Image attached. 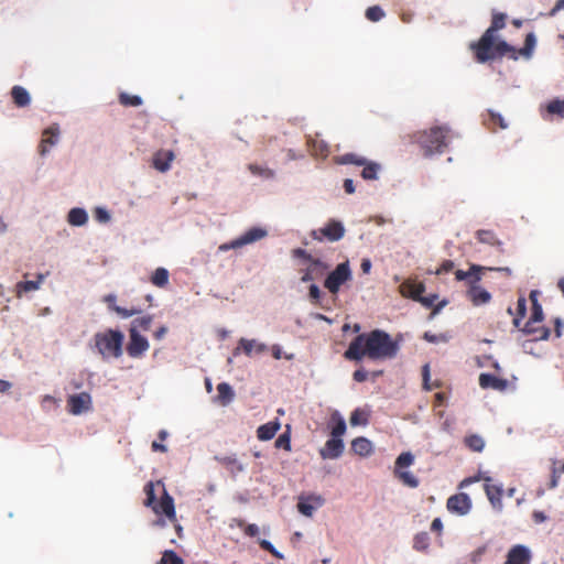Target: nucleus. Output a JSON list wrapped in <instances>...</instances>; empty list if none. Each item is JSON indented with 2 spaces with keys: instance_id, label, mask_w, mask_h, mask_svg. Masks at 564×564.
I'll return each mask as SVG.
<instances>
[{
  "instance_id": "f257e3e1",
  "label": "nucleus",
  "mask_w": 564,
  "mask_h": 564,
  "mask_svg": "<svg viewBox=\"0 0 564 564\" xmlns=\"http://www.w3.org/2000/svg\"><path fill=\"white\" fill-rule=\"evenodd\" d=\"M399 350V341L384 330L373 329L356 336L344 352V357L354 361H360L364 358L382 361L395 358Z\"/></svg>"
},
{
  "instance_id": "f03ea898",
  "label": "nucleus",
  "mask_w": 564,
  "mask_h": 564,
  "mask_svg": "<svg viewBox=\"0 0 564 564\" xmlns=\"http://www.w3.org/2000/svg\"><path fill=\"white\" fill-rule=\"evenodd\" d=\"M535 36L529 33L524 40V46L516 50L505 41L496 42V35L485 32L477 42H473L469 48L474 52L475 59L478 63H486L494 59L496 56L509 54V57L517 61L519 55L530 58L535 47Z\"/></svg>"
},
{
  "instance_id": "7ed1b4c3",
  "label": "nucleus",
  "mask_w": 564,
  "mask_h": 564,
  "mask_svg": "<svg viewBox=\"0 0 564 564\" xmlns=\"http://www.w3.org/2000/svg\"><path fill=\"white\" fill-rule=\"evenodd\" d=\"M124 335L119 329L108 328L94 335L98 354L104 359L120 358L123 352Z\"/></svg>"
},
{
  "instance_id": "20e7f679",
  "label": "nucleus",
  "mask_w": 564,
  "mask_h": 564,
  "mask_svg": "<svg viewBox=\"0 0 564 564\" xmlns=\"http://www.w3.org/2000/svg\"><path fill=\"white\" fill-rule=\"evenodd\" d=\"M449 141V129L447 127H434L420 133L417 142L424 150L425 155L443 153Z\"/></svg>"
},
{
  "instance_id": "39448f33",
  "label": "nucleus",
  "mask_w": 564,
  "mask_h": 564,
  "mask_svg": "<svg viewBox=\"0 0 564 564\" xmlns=\"http://www.w3.org/2000/svg\"><path fill=\"white\" fill-rule=\"evenodd\" d=\"M345 232L346 229L341 221L329 219L324 227L312 230L311 237L319 242L324 240L335 242L340 240L345 236Z\"/></svg>"
},
{
  "instance_id": "423d86ee",
  "label": "nucleus",
  "mask_w": 564,
  "mask_h": 564,
  "mask_svg": "<svg viewBox=\"0 0 564 564\" xmlns=\"http://www.w3.org/2000/svg\"><path fill=\"white\" fill-rule=\"evenodd\" d=\"M268 231L264 228L261 227H252L248 229L243 235L240 237L231 240L230 242H226L219 246V251H228L230 249H238L243 246L257 242L264 237H267Z\"/></svg>"
},
{
  "instance_id": "0eeeda50",
  "label": "nucleus",
  "mask_w": 564,
  "mask_h": 564,
  "mask_svg": "<svg viewBox=\"0 0 564 564\" xmlns=\"http://www.w3.org/2000/svg\"><path fill=\"white\" fill-rule=\"evenodd\" d=\"M351 278V271L348 262L339 263L334 271H332L325 282L324 286L333 294H336L340 286Z\"/></svg>"
},
{
  "instance_id": "6e6552de",
  "label": "nucleus",
  "mask_w": 564,
  "mask_h": 564,
  "mask_svg": "<svg viewBox=\"0 0 564 564\" xmlns=\"http://www.w3.org/2000/svg\"><path fill=\"white\" fill-rule=\"evenodd\" d=\"M149 340L142 336L139 330L129 328V341L126 347V351L129 357L139 359L149 350Z\"/></svg>"
},
{
  "instance_id": "1a4fd4ad",
  "label": "nucleus",
  "mask_w": 564,
  "mask_h": 564,
  "mask_svg": "<svg viewBox=\"0 0 564 564\" xmlns=\"http://www.w3.org/2000/svg\"><path fill=\"white\" fill-rule=\"evenodd\" d=\"M155 514H164L171 522H176V511L173 497L163 488V495L160 502L151 507Z\"/></svg>"
},
{
  "instance_id": "9d476101",
  "label": "nucleus",
  "mask_w": 564,
  "mask_h": 564,
  "mask_svg": "<svg viewBox=\"0 0 564 564\" xmlns=\"http://www.w3.org/2000/svg\"><path fill=\"white\" fill-rule=\"evenodd\" d=\"M446 508L451 513L465 516L471 509V500L467 494L459 492L447 499Z\"/></svg>"
},
{
  "instance_id": "9b49d317",
  "label": "nucleus",
  "mask_w": 564,
  "mask_h": 564,
  "mask_svg": "<svg viewBox=\"0 0 564 564\" xmlns=\"http://www.w3.org/2000/svg\"><path fill=\"white\" fill-rule=\"evenodd\" d=\"M67 406L72 414H82L90 409L91 398L87 392L73 394L67 399Z\"/></svg>"
},
{
  "instance_id": "f8f14e48",
  "label": "nucleus",
  "mask_w": 564,
  "mask_h": 564,
  "mask_svg": "<svg viewBox=\"0 0 564 564\" xmlns=\"http://www.w3.org/2000/svg\"><path fill=\"white\" fill-rule=\"evenodd\" d=\"M58 135H59V128L57 124H53L43 131L42 139L39 144L40 155L44 156L48 153L50 148L57 143Z\"/></svg>"
},
{
  "instance_id": "ddd939ff",
  "label": "nucleus",
  "mask_w": 564,
  "mask_h": 564,
  "mask_svg": "<svg viewBox=\"0 0 564 564\" xmlns=\"http://www.w3.org/2000/svg\"><path fill=\"white\" fill-rule=\"evenodd\" d=\"M531 557V552L525 545L517 544L509 550L505 564H530Z\"/></svg>"
},
{
  "instance_id": "4468645a",
  "label": "nucleus",
  "mask_w": 564,
  "mask_h": 564,
  "mask_svg": "<svg viewBox=\"0 0 564 564\" xmlns=\"http://www.w3.org/2000/svg\"><path fill=\"white\" fill-rule=\"evenodd\" d=\"M174 158L175 154L172 150H159L153 154L152 165L159 172H167L171 169V163Z\"/></svg>"
},
{
  "instance_id": "2eb2a0df",
  "label": "nucleus",
  "mask_w": 564,
  "mask_h": 564,
  "mask_svg": "<svg viewBox=\"0 0 564 564\" xmlns=\"http://www.w3.org/2000/svg\"><path fill=\"white\" fill-rule=\"evenodd\" d=\"M327 265L319 259H314L310 262L305 270H302L301 281L306 283L321 278L326 271Z\"/></svg>"
},
{
  "instance_id": "dca6fc26",
  "label": "nucleus",
  "mask_w": 564,
  "mask_h": 564,
  "mask_svg": "<svg viewBox=\"0 0 564 564\" xmlns=\"http://www.w3.org/2000/svg\"><path fill=\"white\" fill-rule=\"evenodd\" d=\"M324 503V499L321 496H308L306 498H300L297 502L299 511L306 516L312 517L314 511L322 507Z\"/></svg>"
},
{
  "instance_id": "f3484780",
  "label": "nucleus",
  "mask_w": 564,
  "mask_h": 564,
  "mask_svg": "<svg viewBox=\"0 0 564 564\" xmlns=\"http://www.w3.org/2000/svg\"><path fill=\"white\" fill-rule=\"evenodd\" d=\"M344 451V443L340 438H329L325 446L319 449V455L324 459L338 458Z\"/></svg>"
},
{
  "instance_id": "a211bd4d",
  "label": "nucleus",
  "mask_w": 564,
  "mask_h": 564,
  "mask_svg": "<svg viewBox=\"0 0 564 564\" xmlns=\"http://www.w3.org/2000/svg\"><path fill=\"white\" fill-rule=\"evenodd\" d=\"M467 296L475 306L487 304L491 300V294L478 283H474L469 286Z\"/></svg>"
},
{
  "instance_id": "6ab92c4d",
  "label": "nucleus",
  "mask_w": 564,
  "mask_h": 564,
  "mask_svg": "<svg viewBox=\"0 0 564 564\" xmlns=\"http://www.w3.org/2000/svg\"><path fill=\"white\" fill-rule=\"evenodd\" d=\"M399 289L402 296L417 301L421 294L424 293L425 285L422 282L406 280L400 285Z\"/></svg>"
},
{
  "instance_id": "aec40b11",
  "label": "nucleus",
  "mask_w": 564,
  "mask_h": 564,
  "mask_svg": "<svg viewBox=\"0 0 564 564\" xmlns=\"http://www.w3.org/2000/svg\"><path fill=\"white\" fill-rule=\"evenodd\" d=\"M479 386L482 389L503 391L508 387V381L491 373H480Z\"/></svg>"
},
{
  "instance_id": "412c9836",
  "label": "nucleus",
  "mask_w": 564,
  "mask_h": 564,
  "mask_svg": "<svg viewBox=\"0 0 564 564\" xmlns=\"http://www.w3.org/2000/svg\"><path fill=\"white\" fill-rule=\"evenodd\" d=\"M486 269L487 268L478 264H471L468 271L456 270L455 279L457 281H467L470 286L471 284L478 283L481 280L480 272Z\"/></svg>"
},
{
  "instance_id": "4be33fe9",
  "label": "nucleus",
  "mask_w": 564,
  "mask_h": 564,
  "mask_svg": "<svg viewBox=\"0 0 564 564\" xmlns=\"http://www.w3.org/2000/svg\"><path fill=\"white\" fill-rule=\"evenodd\" d=\"M240 349H242L247 356H251L252 354L259 355L264 352L267 350V346L262 343H258L254 339L241 338L239 340L238 347L234 351V355L237 356Z\"/></svg>"
},
{
  "instance_id": "5701e85b",
  "label": "nucleus",
  "mask_w": 564,
  "mask_h": 564,
  "mask_svg": "<svg viewBox=\"0 0 564 564\" xmlns=\"http://www.w3.org/2000/svg\"><path fill=\"white\" fill-rule=\"evenodd\" d=\"M104 301L108 304L109 308L116 312L118 315H120L123 318L131 317L133 315H138L142 312L140 307L132 306L131 308H126L116 305V295L108 294L104 297Z\"/></svg>"
},
{
  "instance_id": "b1692460",
  "label": "nucleus",
  "mask_w": 564,
  "mask_h": 564,
  "mask_svg": "<svg viewBox=\"0 0 564 564\" xmlns=\"http://www.w3.org/2000/svg\"><path fill=\"white\" fill-rule=\"evenodd\" d=\"M485 491L494 507L501 506L502 487L500 485L491 484V478H485Z\"/></svg>"
},
{
  "instance_id": "393cba45",
  "label": "nucleus",
  "mask_w": 564,
  "mask_h": 564,
  "mask_svg": "<svg viewBox=\"0 0 564 564\" xmlns=\"http://www.w3.org/2000/svg\"><path fill=\"white\" fill-rule=\"evenodd\" d=\"M540 292L538 290H532L529 294V299L531 301V315L529 319L532 322L541 323L544 319L543 308L539 302Z\"/></svg>"
},
{
  "instance_id": "a878e982",
  "label": "nucleus",
  "mask_w": 564,
  "mask_h": 564,
  "mask_svg": "<svg viewBox=\"0 0 564 564\" xmlns=\"http://www.w3.org/2000/svg\"><path fill=\"white\" fill-rule=\"evenodd\" d=\"M11 97L14 105L19 108L28 107L31 102V97L29 91L19 85H15L11 88Z\"/></svg>"
},
{
  "instance_id": "bb28decb",
  "label": "nucleus",
  "mask_w": 564,
  "mask_h": 564,
  "mask_svg": "<svg viewBox=\"0 0 564 564\" xmlns=\"http://www.w3.org/2000/svg\"><path fill=\"white\" fill-rule=\"evenodd\" d=\"M484 124L491 131H496L498 128L506 129L508 127L505 118L500 113L491 110H488L487 115L484 116Z\"/></svg>"
},
{
  "instance_id": "cd10ccee",
  "label": "nucleus",
  "mask_w": 564,
  "mask_h": 564,
  "mask_svg": "<svg viewBox=\"0 0 564 564\" xmlns=\"http://www.w3.org/2000/svg\"><path fill=\"white\" fill-rule=\"evenodd\" d=\"M351 449L355 454L367 457L372 454L373 446L366 437H357L351 442Z\"/></svg>"
},
{
  "instance_id": "c85d7f7f",
  "label": "nucleus",
  "mask_w": 564,
  "mask_h": 564,
  "mask_svg": "<svg viewBox=\"0 0 564 564\" xmlns=\"http://www.w3.org/2000/svg\"><path fill=\"white\" fill-rule=\"evenodd\" d=\"M280 423L278 421L268 422L262 424L257 430V437L260 441H270L274 437L276 432L280 430Z\"/></svg>"
},
{
  "instance_id": "c756f323",
  "label": "nucleus",
  "mask_w": 564,
  "mask_h": 564,
  "mask_svg": "<svg viewBox=\"0 0 564 564\" xmlns=\"http://www.w3.org/2000/svg\"><path fill=\"white\" fill-rule=\"evenodd\" d=\"M43 280H44V275L39 274L36 281H21V282L17 283V285H15L17 296L21 297L23 293L32 292V291L40 289V285L42 284Z\"/></svg>"
},
{
  "instance_id": "7c9ffc66",
  "label": "nucleus",
  "mask_w": 564,
  "mask_h": 564,
  "mask_svg": "<svg viewBox=\"0 0 564 564\" xmlns=\"http://www.w3.org/2000/svg\"><path fill=\"white\" fill-rule=\"evenodd\" d=\"M217 393L218 400L223 405L229 404L235 398V392L227 382H221L217 386Z\"/></svg>"
},
{
  "instance_id": "2f4dec72",
  "label": "nucleus",
  "mask_w": 564,
  "mask_h": 564,
  "mask_svg": "<svg viewBox=\"0 0 564 564\" xmlns=\"http://www.w3.org/2000/svg\"><path fill=\"white\" fill-rule=\"evenodd\" d=\"M476 238L481 243L502 247V242L498 239V237L496 236V234L492 230H485V229L477 230Z\"/></svg>"
},
{
  "instance_id": "473e14b6",
  "label": "nucleus",
  "mask_w": 564,
  "mask_h": 564,
  "mask_svg": "<svg viewBox=\"0 0 564 564\" xmlns=\"http://www.w3.org/2000/svg\"><path fill=\"white\" fill-rule=\"evenodd\" d=\"M67 220L73 226H83L87 223L88 216L83 208H73L68 213Z\"/></svg>"
},
{
  "instance_id": "72a5a7b5",
  "label": "nucleus",
  "mask_w": 564,
  "mask_h": 564,
  "mask_svg": "<svg viewBox=\"0 0 564 564\" xmlns=\"http://www.w3.org/2000/svg\"><path fill=\"white\" fill-rule=\"evenodd\" d=\"M527 314V300L524 296H520L517 301V308L513 317V325L517 328H520L522 321L524 319Z\"/></svg>"
},
{
  "instance_id": "f704fd0d",
  "label": "nucleus",
  "mask_w": 564,
  "mask_h": 564,
  "mask_svg": "<svg viewBox=\"0 0 564 564\" xmlns=\"http://www.w3.org/2000/svg\"><path fill=\"white\" fill-rule=\"evenodd\" d=\"M307 144L312 151V154L315 156H327L328 154V145L324 141L315 140L310 138L307 140Z\"/></svg>"
},
{
  "instance_id": "c9c22d12",
  "label": "nucleus",
  "mask_w": 564,
  "mask_h": 564,
  "mask_svg": "<svg viewBox=\"0 0 564 564\" xmlns=\"http://www.w3.org/2000/svg\"><path fill=\"white\" fill-rule=\"evenodd\" d=\"M464 444L473 452H481L485 447V441L480 435L471 434L464 438Z\"/></svg>"
},
{
  "instance_id": "e433bc0d",
  "label": "nucleus",
  "mask_w": 564,
  "mask_h": 564,
  "mask_svg": "<svg viewBox=\"0 0 564 564\" xmlns=\"http://www.w3.org/2000/svg\"><path fill=\"white\" fill-rule=\"evenodd\" d=\"M169 271L165 268H158L152 273L151 282L158 288H164L169 283Z\"/></svg>"
},
{
  "instance_id": "4c0bfd02",
  "label": "nucleus",
  "mask_w": 564,
  "mask_h": 564,
  "mask_svg": "<svg viewBox=\"0 0 564 564\" xmlns=\"http://www.w3.org/2000/svg\"><path fill=\"white\" fill-rule=\"evenodd\" d=\"M364 169L361 171V176L364 180L372 181L378 177V172L380 170V165L375 162H366L365 165H362Z\"/></svg>"
},
{
  "instance_id": "58836bf2",
  "label": "nucleus",
  "mask_w": 564,
  "mask_h": 564,
  "mask_svg": "<svg viewBox=\"0 0 564 564\" xmlns=\"http://www.w3.org/2000/svg\"><path fill=\"white\" fill-rule=\"evenodd\" d=\"M506 25V14L505 13H494L491 25L485 31L492 35H496V32L503 29Z\"/></svg>"
},
{
  "instance_id": "ea45409f",
  "label": "nucleus",
  "mask_w": 564,
  "mask_h": 564,
  "mask_svg": "<svg viewBox=\"0 0 564 564\" xmlns=\"http://www.w3.org/2000/svg\"><path fill=\"white\" fill-rule=\"evenodd\" d=\"M430 536L427 532H420L413 539V549L423 552L429 549Z\"/></svg>"
},
{
  "instance_id": "a19ab883",
  "label": "nucleus",
  "mask_w": 564,
  "mask_h": 564,
  "mask_svg": "<svg viewBox=\"0 0 564 564\" xmlns=\"http://www.w3.org/2000/svg\"><path fill=\"white\" fill-rule=\"evenodd\" d=\"M394 473L403 485L410 488H416L419 486V479L412 473L401 470H394Z\"/></svg>"
},
{
  "instance_id": "79ce46f5",
  "label": "nucleus",
  "mask_w": 564,
  "mask_h": 564,
  "mask_svg": "<svg viewBox=\"0 0 564 564\" xmlns=\"http://www.w3.org/2000/svg\"><path fill=\"white\" fill-rule=\"evenodd\" d=\"M527 335L533 337V340H546L551 335V330L545 326H536L534 329L528 328Z\"/></svg>"
},
{
  "instance_id": "37998d69",
  "label": "nucleus",
  "mask_w": 564,
  "mask_h": 564,
  "mask_svg": "<svg viewBox=\"0 0 564 564\" xmlns=\"http://www.w3.org/2000/svg\"><path fill=\"white\" fill-rule=\"evenodd\" d=\"M119 101L122 106L126 107H139L142 105L141 97L137 95H129L127 93H121L119 95Z\"/></svg>"
},
{
  "instance_id": "c03bdc74",
  "label": "nucleus",
  "mask_w": 564,
  "mask_h": 564,
  "mask_svg": "<svg viewBox=\"0 0 564 564\" xmlns=\"http://www.w3.org/2000/svg\"><path fill=\"white\" fill-rule=\"evenodd\" d=\"M158 564H184V561L174 551L166 550L163 552L162 557Z\"/></svg>"
},
{
  "instance_id": "a18cd8bd",
  "label": "nucleus",
  "mask_w": 564,
  "mask_h": 564,
  "mask_svg": "<svg viewBox=\"0 0 564 564\" xmlns=\"http://www.w3.org/2000/svg\"><path fill=\"white\" fill-rule=\"evenodd\" d=\"M546 110L550 115H556L560 118H564V99H554L546 106Z\"/></svg>"
},
{
  "instance_id": "49530a36",
  "label": "nucleus",
  "mask_w": 564,
  "mask_h": 564,
  "mask_svg": "<svg viewBox=\"0 0 564 564\" xmlns=\"http://www.w3.org/2000/svg\"><path fill=\"white\" fill-rule=\"evenodd\" d=\"M414 456L410 452L401 453L395 460V470H400L402 468L409 467L413 464Z\"/></svg>"
},
{
  "instance_id": "de8ad7c7",
  "label": "nucleus",
  "mask_w": 564,
  "mask_h": 564,
  "mask_svg": "<svg viewBox=\"0 0 564 564\" xmlns=\"http://www.w3.org/2000/svg\"><path fill=\"white\" fill-rule=\"evenodd\" d=\"M248 170L257 176H261L264 178H272L274 176V171L269 167H263L258 164H249Z\"/></svg>"
},
{
  "instance_id": "09e8293b",
  "label": "nucleus",
  "mask_w": 564,
  "mask_h": 564,
  "mask_svg": "<svg viewBox=\"0 0 564 564\" xmlns=\"http://www.w3.org/2000/svg\"><path fill=\"white\" fill-rule=\"evenodd\" d=\"M151 324H152V316L145 315V316L133 319L130 325V328H134L135 330H139V329L149 330Z\"/></svg>"
},
{
  "instance_id": "8fccbe9b",
  "label": "nucleus",
  "mask_w": 564,
  "mask_h": 564,
  "mask_svg": "<svg viewBox=\"0 0 564 564\" xmlns=\"http://www.w3.org/2000/svg\"><path fill=\"white\" fill-rule=\"evenodd\" d=\"M349 421L352 426L366 425V424H368V414L360 409H356L351 413Z\"/></svg>"
},
{
  "instance_id": "3c124183",
  "label": "nucleus",
  "mask_w": 564,
  "mask_h": 564,
  "mask_svg": "<svg viewBox=\"0 0 564 564\" xmlns=\"http://www.w3.org/2000/svg\"><path fill=\"white\" fill-rule=\"evenodd\" d=\"M154 486H155V484L153 481H149L144 486V494H145L147 498L143 503L145 507L151 508L155 503L156 497H155Z\"/></svg>"
},
{
  "instance_id": "603ef678",
  "label": "nucleus",
  "mask_w": 564,
  "mask_h": 564,
  "mask_svg": "<svg viewBox=\"0 0 564 564\" xmlns=\"http://www.w3.org/2000/svg\"><path fill=\"white\" fill-rule=\"evenodd\" d=\"M339 162L343 164H356L362 166L366 164L367 160L354 153H347L340 158Z\"/></svg>"
},
{
  "instance_id": "864d4df0",
  "label": "nucleus",
  "mask_w": 564,
  "mask_h": 564,
  "mask_svg": "<svg viewBox=\"0 0 564 564\" xmlns=\"http://www.w3.org/2000/svg\"><path fill=\"white\" fill-rule=\"evenodd\" d=\"M383 17L384 12L379 6H372L366 10V18L372 22H377Z\"/></svg>"
},
{
  "instance_id": "5fc2aeb1",
  "label": "nucleus",
  "mask_w": 564,
  "mask_h": 564,
  "mask_svg": "<svg viewBox=\"0 0 564 564\" xmlns=\"http://www.w3.org/2000/svg\"><path fill=\"white\" fill-rule=\"evenodd\" d=\"M423 338L426 341L433 343V344L446 343L449 339V337L446 334H433V333H430V332H425L424 335H423Z\"/></svg>"
},
{
  "instance_id": "6e6d98bb",
  "label": "nucleus",
  "mask_w": 564,
  "mask_h": 564,
  "mask_svg": "<svg viewBox=\"0 0 564 564\" xmlns=\"http://www.w3.org/2000/svg\"><path fill=\"white\" fill-rule=\"evenodd\" d=\"M346 432V423L344 419L339 417L336 425L332 430V438H340Z\"/></svg>"
},
{
  "instance_id": "4d7b16f0",
  "label": "nucleus",
  "mask_w": 564,
  "mask_h": 564,
  "mask_svg": "<svg viewBox=\"0 0 564 564\" xmlns=\"http://www.w3.org/2000/svg\"><path fill=\"white\" fill-rule=\"evenodd\" d=\"M275 447L290 451L291 449V440H290L289 434H286V433L281 434L275 441Z\"/></svg>"
},
{
  "instance_id": "13d9d810",
  "label": "nucleus",
  "mask_w": 564,
  "mask_h": 564,
  "mask_svg": "<svg viewBox=\"0 0 564 564\" xmlns=\"http://www.w3.org/2000/svg\"><path fill=\"white\" fill-rule=\"evenodd\" d=\"M292 257L303 259L307 262H311L315 258H313L305 249L296 248L292 250Z\"/></svg>"
},
{
  "instance_id": "bf43d9fd",
  "label": "nucleus",
  "mask_w": 564,
  "mask_h": 564,
  "mask_svg": "<svg viewBox=\"0 0 564 564\" xmlns=\"http://www.w3.org/2000/svg\"><path fill=\"white\" fill-rule=\"evenodd\" d=\"M437 300V295L436 294H431V295H427V296H423V294H421L420 299L417 300V302H420L424 307H433L434 306V303L435 301Z\"/></svg>"
},
{
  "instance_id": "052dcab7",
  "label": "nucleus",
  "mask_w": 564,
  "mask_h": 564,
  "mask_svg": "<svg viewBox=\"0 0 564 564\" xmlns=\"http://www.w3.org/2000/svg\"><path fill=\"white\" fill-rule=\"evenodd\" d=\"M260 546L270 552L273 556L278 557V558H282V555L275 550V547L271 544V542L267 541V540H262L260 541Z\"/></svg>"
},
{
  "instance_id": "680f3d73",
  "label": "nucleus",
  "mask_w": 564,
  "mask_h": 564,
  "mask_svg": "<svg viewBox=\"0 0 564 564\" xmlns=\"http://www.w3.org/2000/svg\"><path fill=\"white\" fill-rule=\"evenodd\" d=\"M454 269V262L452 260H445L443 261V263L440 265V268L436 270V274H444V273H448L451 272L452 270Z\"/></svg>"
},
{
  "instance_id": "e2e57ef3",
  "label": "nucleus",
  "mask_w": 564,
  "mask_h": 564,
  "mask_svg": "<svg viewBox=\"0 0 564 564\" xmlns=\"http://www.w3.org/2000/svg\"><path fill=\"white\" fill-rule=\"evenodd\" d=\"M352 378L355 381L357 382H364L368 379V372L360 368V369H357L354 373H352Z\"/></svg>"
},
{
  "instance_id": "0e129e2a",
  "label": "nucleus",
  "mask_w": 564,
  "mask_h": 564,
  "mask_svg": "<svg viewBox=\"0 0 564 564\" xmlns=\"http://www.w3.org/2000/svg\"><path fill=\"white\" fill-rule=\"evenodd\" d=\"M422 376H423V386L426 390H432V387L429 384V380H430V367L429 365H424L423 366V370H422Z\"/></svg>"
},
{
  "instance_id": "69168bd1",
  "label": "nucleus",
  "mask_w": 564,
  "mask_h": 564,
  "mask_svg": "<svg viewBox=\"0 0 564 564\" xmlns=\"http://www.w3.org/2000/svg\"><path fill=\"white\" fill-rule=\"evenodd\" d=\"M308 295L312 300L317 301L321 297V290L316 284H312L308 289Z\"/></svg>"
},
{
  "instance_id": "338daca9",
  "label": "nucleus",
  "mask_w": 564,
  "mask_h": 564,
  "mask_svg": "<svg viewBox=\"0 0 564 564\" xmlns=\"http://www.w3.org/2000/svg\"><path fill=\"white\" fill-rule=\"evenodd\" d=\"M245 533L249 536H256L259 534V528L257 524H248L246 528H245Z\"/></svg>"
},
{
  "instance_id": "774afa93",
  "label": "nucleus",
  "mask_w": 564,
  "mask_h": 564,
  "mask_svg": "<svg viewBox=\"0 0 564 564\" xmlns=\"http://www.w3.org/2000/svg\"><path fill=\"white\" fill-rule=\"evenodd\" d=\"M431 530L434 531V532H437V533H441L442 530H443V523H442V520L440 518H435L433 521H432V524H431Z\"/></svg>"
}]
</instances>
